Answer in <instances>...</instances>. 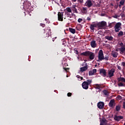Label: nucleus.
Instances as JSON below:
<instances>
[{
  "label": "nucleus",
  "instance_id": "obj_38",
  "mask_svg": "<svg viewBox=\"0 0 125 125\" xmlns=\"http://www.w3.org/2000/svg\"><path fill=\"white\" fill-rule=\"evenodd\" d=\"M117 99H118L119 100H122V97L121 96H117Z\"/></svg>",
  "mask_w": 125,
  "mask_h": 125
},
{
  "label": "nucleus",
  "instance_id": "obj_59",
  "mask_svg": "<svg viewBox=\"0 0 125 125\" xmlns=\"http://www.w3.org/2000/svg\"><path fill=\"white\" fill-rule=\"evenodd\" d=\"M85 63V62H83V64H82V66H83V65H84Z\"/></svg>",
  "mask_w": 125,
  "mask_h": 125
},
{
  "label": "nucleus",
  "instance_id": "obj_52",
  "mask_svg": "<svg viewBox=\"0 0 125 125\" xmlns=\"http://www.w3.org/2000/svg\"><path fill=\"white\" fill-rule=\"evenodd\" d=\"M86 10V7H83V11H85Z\"/></svg>",
  "mask_w": 125,
  "mask_h": 125
},
{
  "label": "nucleus",
  "instance_id": "obj_25",
  "mask_svg": "<svg viewBox=\"0 0 125 125\" xmlns=\"http://www.w3.org/2000/svg\"><path fill=\"white\" fill-rule=\"evenodd\" d=\"M122 36H124V32L122 31H120L118 34V37H121Z\"/></svg>",
  "mask_w": 125,
  "mask_h": 125
},
{
  "label": "nucleus",
  "instance_id": "obj_29",
  "mask_svg": "<svg viewBox=\"0 0 125 125\" xmlns=\"http://www.w3.org/2000/svg\"><path fill=\"white\" fill-rule=\"evenodd\" d=\"M66 10H67V12H69V13L72 12V10L71 9V8H70V7H67L66 8Z\"/></svg>",
  "mask_w": 125,
  "mask_h": 125
},
{
  "label": "nucleus",
  "instance_id": "obj_35",
  "mask_svg": "<svg viewBox=\"0 0 125 125\" xmlns=\"http://www.w3.org/2000/svg\"><path fill=\"white\" fill-rule=\"evenodd\" d=\"M107 60L108 61V60H109V57L108 56H105V57L104 58V60Z\"/></svg>",
  "mask_w": 125,
  "mask_h": 125
},
{
  "label": "nucleus",
  "instance_id": "obj_3",
  "mask_svg": "<svg viewBox=\"0 0 125 125\" xmlns=\"http://www.w3.org/2000/svg\"><path fill=\"white\" fill-rule=\"evenodd\" d=\"M107 26V22L104 21H102L101 22H98V28L99 29H103L104 27Z\"/></svg>",
  "mask_w": 125,
  "mask_h": 125
},
{
  "label": "nucleus",
  "instance_id": "obj_37",
  "mask_svg": "<svg viewBox=\"0 0 125 125\" xmlns=\"http://www.w3.org/2000/svg\"><path fill=\"white\" fill-rule=\"evenodd\" d=\"M113 18H115L116 19H117L118 17H120V16H118V15H115L113 16H112Z\"/></svg>",
  "mask_w": 125,
  "mask_h": 125
},
{
  "label": "nucleus",
  "instance_id": "obj_28",
  "mask_svg": "<svg viewBox=\"0 0 125 125\" xmlns=\"http://www.w3.org/2000/svg\"><path fill=\"white\" fill-rule=\"evenodd\" d=\"M120 4L121 5H124V4H125V0H121L120 1Z\"/></svg>",
  "mask_w": 125,
  "mask_h": 125
},
{
  "label": "nucleus",
  "instance_id": "obj_39",
  "mask_svg": "<svg viewBox=\"0 0 125 125\" xmlns=\"http://www.w3.org/2000/svg\"><path fill=\"white\" fill-rule=\"evenodd\" d=\"M82 21H83V19L79 18V19L78 20V22L79 23H81V22H82Z\"/></svg>",
  "mask_w": 125,
  "mask_h": 125
},
{
  "label": "nucleus",
  "instance_id": "obj_62",
  "mask_svg": "<svg viewBox=\"0 0 125 125\" xmlns=\"http://www.w3.org/2000/svg\"><path fill=\"white\" fill-rule=\"evenodd\" d=\"M47 20H48L47 19H45V21H47Z\"/></svg>",
  "mask_w": 125,
  "mask_h": 125
},
{
  "label": "nucleus",
  "instance_id": "obj_24",
  "mask_svg": "<svg viewBox=\"0 0 125 125\" xmlns=\"http://www.w3.org/2000/svg\"><path fill=\"white\" fill-rule=\"evenodd\" d=\"M114 29H115V33H118V32H120V30H121L120 27H116L115 26H114Z\"/></svg>",
  "mask_w": 125,
  "mask_h": 125
},
{
  "label": "nucleus",
  "instance_id": "obj_36",
  "mask_svg": "<svg viewBox=\"0 0 125 125\" xmlns=\"http://www.w3.org/2000/svg\"><path fill=\"white\" fill-rule=\"evenodd\" d=\"M92 72H93L94 74L96 73V72H97V70L96 69H94L92 70Z\"/></svg>",
  "mask_w": 125,
  "mask_h": 125
},
{
  "label": "nucleus",
  "instance_id": "obj_17",
  "mask_svg": "<svg viewBox=\"0 0 125 125\" xmlns=\"http://www.w3.org/2000/svg\"><path fill=\"white\" fill-rule=\"evenodd\" d=\"M69 32L72 34H75L76 33V29L74 28H72L71 27H69Z\"/></svg>",
  "mask_w": 125,
  "mask_h": 125
},
{
  "label": "nucleus",
  "instance_id": "obj_21",
  "mask_svg": "<svg viewBox=\"0 0 125 125\" xmlns=\"http://www.w3.org/2000/svg\"><path fill=\"white\" fill-rule=\"evenodd\" d=\"M121 26H122V23L121 22H117L114 27H117V28H121Z\"/></svg>",
  "mask_w": 125,
  "mask_h": 125
},
{
  "label": "nucleus",
  "instance_id": "obj_16",
  "mask_svg": "<svg viewBox=\"0 0 125 125\" xmlns=\"http://www.w3.org/2000/svg\"><path fill=\"white\" fill-rule=\"evenodd\" d=\"M111 55L114 58H117V57H118V52H113L111 53Z\"/></svg>",
  "mask_w": 125,
  "mask_h": 125
},
{
  "label": "nucleus",
  "instance_id": "obj_32",
  "mask_svg": "<svg viewBox=\"0 0 125 125\" xmlns=\"http://www.w3.org/2000/svg\"><path fill=\"white\" fill-rule=\"evenodd\" d=\"M118 86H125V84H124V83H118Z\"/></svg>",
  "mask_w": 125,
  "mask_h": 125
},
{
  "label": "nucleus",
  "instance_id": "obj_40",
  "mask_svg": "<svg viewBox=\"0 0 125 125\" xmlns=\"http://www.w3.org/2000/svg\"><path fill=\"white\" fill-rule=\"evenodd\" d=\"M98 35H102V31L100 30L97 33Z\"/></svg>",
  "mask_w": 125,
  "mask_h": 125
},
{
  "label": "nucleus",
  "instance_id": "obj_50",
  "mask_svg": "<svg viewBox=\"0 0 125 125\" xmlns=\"http://www.w3.org/2000/svg\"><path fill=\"white\" fill-rule=\"evenodd\" d=\"M21 8L22 9H24V8H25V6L24 5L21 6Z\"/></svg>",
  "mask_w": 125,
  "mask_h": 125
},
{
  "label": "nucleus",
  "instance_id": "obj_48",
  "mask_svg": "<svg viewBox=\"0 0 125 125\" xmlns=\"http://www.w3.org/2000/svg\"><path fill=\"white\" fill-rule=\"evenodd\" d=\"M63 70H64V71L67 72V70H69V68H66L65 67H63Z\"/></svg>",
  "mask_w": 125,
  "mask_h": 125
},
{
  "label": "nucleus",
  "instance_id": "obj_12",
  "mask_svg": "<svg viewBox=\"0 0 125 125\" xmlns=\"http://www.w3.org/2000/svg\"><path fill=\"white\" fill-rule=\"evenodd\" d=\"M91 46L93 48H94L95 47H96L97 44H96V41L95 40H93L91 42Z\"/></svg>",
  "mask_w": 125,
  "mask_h": 125
},
{
  "label": "nucleus",
  "instance_id": "obj_11",
  "mask_svg": "<svg viewBox=\"0 0 125 125\" xmlns=\"http://www.w3.org/2000/svg\"><path fill=\"white\" fill-rule=\"evenodd\" d=\"M120 51V54H125V45L124 46L121 47L120 48H118Z\"/></svg>",
  "mask_w": 125,
  "mask_h": 125
},
{
  "label": "nucleus",
  "instance_id": "obj_6",
  "mask_svg": "<svg viewBox=\"0 0 125 125\" xmlns=\"http://www.w3.org/2000/svg\"><path fill=\"white\" fill-rule=\"evenodd\" d=\"M100 74L104 78L107 77V73L106 72V69H104L103 68L101 69L100 70Z\"/></svg>",
  "mask_w": 125,
  "mask_h": 125
},
{
  "label": "nucleus",
  "instance_id": "obj_4",
  "mask_svg": "<svg viewBox=\"0 0 125 125\" xmlns=\"http://www.w3.org/2000/svg\"><path fill=\"white\" fill-rule=\"evenodd\" d=\"M98 59L97 60L98 62L99 61H102V60H104V54L103 53V50H100L99 51L98 53Z\"/></svg>",
  "mask_w": 125,
  "mask_h": 125
},
{
  "label": "nucleus",
  "instance_id": "obj_31",
  "mask_svg": "<svg viewBox=\"0 0 125 125\" xmlns=\"http://www.w3.org/2000/svg\"><path fill=\"white\" fill-rule=\"evenodd\" d=\"M76 77L78 79H80V81H82V80H83V77H81L80 75H77L76 76Z\"/></svg>",
  "mask_w": 125,
  "mask_h": 125
},
{
  "label": "nucleus",
  "instance_id": "obj_7",
  "mask_svg": "<svg viewBox=\"0 0 125 125\" xmlns=\"http://www.w3.org/2000/svg\"><path fill=\"white\" fill-rule=\"evenodd\" d=\"M115 69L112 68L110 70L108 71V76H107L106 78H112L114 77V73H115Z\"/></svg>",
  "mask_w": 125,
  "mask_h": 125
},
{
  "label": "nucleus",
  "instance_id": "obj_49",
  "mask_svg": "<svg viewBox=\"0 0 125 125\" xmlns=\"http://www.w3.org/2000/svg\"><path fill=\"white\" fill-rule=\"evenodd\" d=\"M122 65L124 67H125V62H122Z\"/></svg>",
  "mask_w": 125,
  "mask_h": 125
},
{
  "label": "nucleus",
  "instance_id": "obj_13",
  "mask_svg": "<svg viewBox=\"0 0 125 125\" xmlns=\"http://www.w3.org/2000/svg\"><path fill=\"white\" fill-rule=\"evenodd\" d=\"M86 4L88 7H91V6H92V2H91V0H88L86 2Z\"/></svg>",
  "mask_w": 125,
  "mask_h": 125
},
{
  "label": "nucleus",
  "instance_id": "obj_60",
  "mask_svg": "<svg viewBox=\"0 0 125 125\" xmlns=\"http://www.w3.org/2000/svg\"><path fill=\"white\" fill-rule=\"evenodd\" d=\"M122 5H121V4H120L119 5V7H121V6H122Z\"/></svg>",
  "mask_w": 125,
  "mask_h": 125
},
{
  "label": "nucleus",
  "instance_id": "obj_45",
  "mask_svg": "<svg viewBox=\"0 0 125 125\" xmlns=\"http://www.w3.org/2000/svg\"><path fill=\"white\" fill-rule=\"evenodd\" d=\"M120 46H121V47H122V46H124L125 45H124V43H123V42H121L120 44Z\"/></svg>",
  "mask_w": 125,
  "mask_h": 125
},
{
  "label": "nucleus",
  "instance_id": "obj_51",
  "mask_svg": "<svg viewBox=\"0 0 125 125\" xmlns=\"http://www.w3.org/2000/svg\"><path fill=\"white\" fill-rule=\"evenodd\" d=\"M67 14V17H69V16H70V13L69 12H66L65 13Z\"/></svg>",
  "mask_w": 125,
  "mask_h": 125
},
{
  "label": "nucleus",
  "instance_id": "obj_9",
  "mask_svg": "<svg viewBox=\"0 0 125 125\" xmlns=\"http://www.w3.org/2000/svg\"><path fill=\"white\" fill-rule=\"evenodd\" d=\"M58 18L59 21H63V12L58 13Z\"/></svg>",
  "mask_w": 125,
  "mask_h": 125
},
{
  "label": "nucleus",
  "instance_id": "obj_2",
  "mask_svg": "<svg viewBox=\"0 0 125 125\" xmlns=\"http://www.w3.org/2000/svg\"><path fill=\"white\" fill-rule=\"evenodd\" d=\"M92 83V80H87V81H84L82 83V87L83 89H88V86Z\"/></svg>",
  "mask_w": 125,
  "mask_h": 125
},
{
  "label": "nucleus",
  "instance_id": "obj_61",
  "mask_svg": "<svg viewBox=\"0 0 125 125\" xmlns=\"http://www.w3.org/2000/svg\"><path fill=\"white\" fill-rule=\"evenodd\" d=\"M68 20H70V21H72V19H68Z\"/></svg>",
  "mask_w": 125,
  "mask_h": 125
},
{
  "label": "nucleus",
  "instance_id": "obj_14",
  "mask_svg": "<svg viewBox=\"0 0 125 125\" xmlns=\"http://www.w3.org/2000/svg\"><path fill=\"white\" fill-rule=\"evenodd\" d=\"M114 104H115V100L112 99L110 101L108 105L109 107H113V106H114Z\"/></svg>",
  "mask_w": 125,
  "mask_h": 125
},
{
  "label": "nucleus",
  "instance_id": "obj_23",
  "mask_svg": "<svg viewBox=\"0 0 125 125\" xmlns=\"http://www.w3.org/2000/svg\"><path fill=\"white\" fill-rule=\"evenodd\" d=\"M101 88L100 86H99V84H96V87H95L96 89H99L100 91H101Z\"/></svg>",
  "mask_w": 125,
  "mask_h": 125
},
{
  "label": "nucleus",
  "instance_id": "obj_15",
  "mask_svg": "<svg viewBox=\"0 0 125 125\" xmlns=\"http://www.w3.org/2000/svg\"><path fill=\"white\" fill-rule=\"evenodd\" d=\"M104 38L105 39H106V40H107V41H113V40L114 39V38H113V37L110 36L109 35L105 36Z\"/></svg>",
  "mask_w": 125,
  "mask_h": 125
},
{
  "label": "nucleus",
  "instance_id": "obj_41",
  "mask_svg": "<svg viewBox=\"0 0 125 125\" xmlns=\"http://www.w3.org/2000/svg\"><path fill=\"white\" fill-rule=\"evenodd\" d=\"M117 67L118 69V70H120L121 71V70H122V67L120 66L119 65H117Z\"/></svg>",
  "mask_w": 125,
  "mask_h": 125
},
{
  "label": "nucleus",
  "instance_id": "obj_27",
  "mask_svg": "<svg viewBox=\"0 0 125 125\" xmlns=\"http://www.w3.org/2000/svg\"><path fill=\"white\" fill-rule=\"evenodd\" d=\"M26 8H29V6H31V2H27L26 3Z\"/></svg>",
  "mask_w": 125,
  "mask_h": 125
},
{
  "label": "nucleus",
  "instance_id": "obj_46",
  "mask_svg": "<svg viewBox=\"0 0 125 125\" xmlns=\"http://www.w3.org/2000/svg\"><path fill=\"white\" fill-rule=\"evenodd\" d=\"M106 122V119H102L101 123H103V124L105 123Z\"/></svg>",
  "mask_w": 125,
  "mask_h": 125
},
{
  "label": "nucleus",
  "instance_id": "obj_47",
  "mask_svg": "<svg viewBox=\"0 0 125 125\" xmlns=\"http://www.w3.org/2000/svg\"><path fill=\"white\" fill-rule=\"evenodd\" d=\"M41 26H42V27L43 28H44V27H45V24H43V23H41L40 24Z\"/></svg>",
  "mask_w": 125,
  "mask_h": 125
},
{
  "label": "nucleus",
  "instance_id": "obj_54",
  "mask_svg": "<svg viewBox=\"0 0 125 125\" xmlns=\"http://www.w3.org/2000/svg\"><path fill=\"white\" fill-rule=\"evenodd\" d=\"M87 20H88V21H90V20H91V19H90V18H89V17H87Z\"/></svg>",
  "mask_w": 125,
  "mask_h": 125
},
{
  "label": "nucleus",
  "instance_id": "obj_64",
  "mask_svg": "<svg viewBox=\"0 0 125 125\" xmlns=\"http://www.w3.org/2000/svg\"><path fill=\"white\" fill-rule=\"evenodd\" d=\"M73 1H77V0H73Z\"/></svg>",
  "mask_w": 125,
  "mask_h": 125
},
{
  "label": "nucleus",
  "instance_id": "obj_34",
  "mask_svg": "<svg viewBox=\"0 0 125 125\" xmlns=\"http://www.w3.org/2000/svg\"><path fill=\"white\" fill-rule=\"evenodd\" d=\"M74 51L76 54H79V51L77 50V49H74Z\"/></svg>",
  "mask_w": 125,
  "mask_h": 125
},
{
  "label": "nucleus",
  "instance_id": "obj_42",
  "mask_svg": "<svg viewBox=\"0 0 125 125\" xmlns=\"http://www.w3.org/2000/svg\"><path fill=\"white\" fill-rule=\"evenodd\" d=\"M62 41L63 42H62V45H64L66 43V41L64 40V39L62 40Z\"/></svg>",
  "mask_w": 125,
  "mask_h": 125
},
{
  "label": "nucleus",
  "instance_id": "obj_5",
  "mask_svg": "<svg viewBox=\"0 0 125 125\" xmlns=\"http://www.w3.org/2000/svg\"><path fill=\"white\" fill-rule=\"evenodd\" d=\"M87 63H85V66L80 68V71L78 72L79 74H83V72L86 71L88 69Z\"/></svg>",
  "mask_w": 125,
  "mask_h": 125
},
{
  "label": "nucleus",
  "instance_id": "obj_22",
  "mask_svg": "<svg viewBox=\"0 0 125 125\" xmlns=\"http://www.w3.org/2000/svg\"><path fill=\"white\" fill-rule=\"evenodd\" d=\"M94 28V25H93V24L90 25V28L92 31H93V32H94V30H95Z\"/></svg>",
  "mask_w": 125,
  "mask_h": 125
},
{
  "label": "nucleus",
  "instance_id": "obj_8",
  "mask_svg": "<svg viewBox=\"0 0 125 125\" xmlns=\"http://www.w3.org/2000/svg\"><path fill=\"white\" fill-rule=\"evenodd\" d=\"M105 106V104L103 102H99L97 104V106L99 109H103Z\"/></svg>",
  "mask_w": 125,
  "mask_h": 125
},
{
  "label": "nucleus",
  "instance_id": "obj_58",
  "mask_svg": "<svg viewBox=\"0 0 125 125\" xmlns=\"http://www.w3.org/2000/svg\"><path fill=\"white\" fill-rule=\"evenodd\" d=\"M104 125V123H103L102 122H101L100 125Z\"/></svg>",
  "mask_w": 125,
  "mask_h": 125
},
{
  "label": "nucleus",
  "instance_id": "obj_63",
  "mask_svg": "<svg viewBox=\"0 0 125 125\" xmlns=\"http://www.w3.org/2000/svg\"><path fill=\"white\" fill-rule=\"evenodd\" d=\"M122 17H124V14L121 15Z\"/></svg>",
  "mask_w": 125,
  "mask_h": 125
},
{
  "label": "nucleus",
  "instance_id": "obj_43",
  "mask_svg": "<svg viewBox=\"0 0 125 125\" xmlns=\"http://www.w3.org/2000/svg\"><path fill=\"white\" fill-rule=\"evenodd\" d=\"M123 109H125V102H123Z\"/></svg>",
  "mask_w": 125,
  "mask_h": 125
},
{
  "label": "nucleus",
  "instance_id": "obj_20",
  "mask_svg": "<svg viewBox=\"0 0 125 125\" xmlns=\"http://www.w3.org/2000/svg\"><path fill=\"white\" fill-rule=\"evenodd\" d=\"M103 92L105 96H109V93L108 92V91L107 90H104L103 91Z\"/></svg>",
  "mask_w": 125,
  "mask_h": 125
},
{
  "label": "nucleus",
  "instance_id": "obj_19",
  "mask_svg": "<svg viewBox=\"0 0 125 125\" xmlns=\"http://www.w3.org/2000/svg\"><path fill=\"white\" fill-rule=\"evenodd\" d=\"M118 82H123L125 83V78L124 77H120L118 78Z\"/></svg>",
  "mask_w": 125,
  "mask_h": 125
},
{
  "label": "nucleus",
  "instance_id": "obj_44",
  "mask_svg": "<svg viewBox=\"0 0 125 125\" xmlns=\"http://www.w3.org/2000/svg\"><path fill=\"white\" fill-rule=\"evenodd\" d=\"M72 96V93H67V96H68V97H70Z\"/></svg>",
  "mask_w": 125,
  "mask_h": 125
},
{
  "label": "nucleus",
  "instance_id": "obj_55",
  "mask_svg": "<svg viewBox=\"0 0 125 125\" xmlns=\"http://www.w3.org/2000/svg\"><path fill=\"white\" fill-rule=\"evenodd\" d=\"M57 37H55V38H53V39H52V41H53V42H54L55 39H57Z\"/></svg>",
  "mask_w": 125,
  "mask_h": 125
},
{
  "label": "nucleus",
  "instance_id": "obj_33",
  "mask_svg": "<svg viewBox=\"0 0 125 125\" xmlns=\"http://www.w3.org/2000/svg\"><path fill=\"white\" fill-rule=\"evenodd\" d=\"M94 25V28H98V22L93 24Z\"/></svg>",
  "mask_w": 125,
  "mask_h": 125
},
{
  "label": "nucleus",
  "instance_id": "obj_53",
  "mask_svg": "<svg viewBox=\"0 0 125 125\" xmlns=\"http://www.w3.org/2000/svg\"><path fill=\"white\" fill-rule=\"evenodd\" d=\"M78 1H80V3H83V0H78Z\"/></svg>",
  "mask_w": 125,
  "mask_h": 125
},
{
  "label": "nucleus",
  "instance_id": "obj_10",
  "mask_svg": "<svg viewBox=\"0 0 125 125\" xmlns=\"http://www.w3.org/2000/svg\"><path fill=\"white\" fill-rule=\"evenodd\" d=\"M114 119L115 121H117V122H120V121H121V120H123V119H124V117H123L122 116L115 115Z\"/></svg>",
  "mask_w": 125,
  "mask_h": 125
},
{
  "label": "nucleus",
  "instance_id": "obj_18",
  "mask_svg": "<svg viewBox=\"0 0 125 125\" xmlns=\"http://www.w3.org/2000/svg\"><path fill=\"white\" fill-rule=\"evenodd\" d=\"M76 6H77L76 5H73L72 7V10L74 12L78 13V11L77 10V8H76Z\"/></svg>",
  "mask_w": 125,
  "mask_h": 125
},
{
  "label": "nucleus",
  "instance_id": "obj_1",
  "mask_svg": "<svg viewBox=\"0 0 125 125\" xmlns=\"http://www.w3.org/2000/svg\"><path fill=\"white\" fill-rule=\"evenodd\" d=\"M81 55H83V56H89L90 60H93V59H94V57H95L94 53H92L89 51L83 52L81 54Z\"/></svg>",
  "mask_w": 125,
  "mask_h": 125
},
{
  "label": "nucleus",
  "instance_id": "obj_57",
  "mask_svg": "<svg viewBox=\"0 0 125 125\" xmlns=\"http://www.w3.org/2000/svg\"><path fill=\"white\" fill-rule=\"evenodd\" d=\"M109 27H112V23H110L108 25Z\"/></svg>",
  "mask_w": 125,
  "mask_h": 125
},
{
  "label": "nucleus",
  "instance_id": "obj_26",
  "mask_svg": "<svg viewBox=\"0 0 125 125\" xmlns=\"http://www.w3.org/2000/svg\"><path fill=\"white\" fill-rule=\"evenodd\" d=\"M116 111H119L120 110H121V106L120 105H117L115 108Z\"/></svg>",
  "mask_w": 125,
  "mask_h": 125
},
{
  "label": "nucleus",
  "instance_id": "obj_30",
  "mask_svg": "<svg viewBox=\"0 0 125 125\" xmlns=\"http://www.w3.org/2000/svg\"><path fill=\"white\" fill-rule=\"evenodd\" d=\"M94 73L92 71L90 70L89 71V76H93Z\"/></svg>",
  "mask_w": 125,
  "mask_h": 125
},
{
  "label": "nucleus",
  "instance_id": "obj_56",
  "mask_svg": "<svg viewBox=\"0 0 125 125\" xmlns=\"http://www.w3.org/2000/svg\"><path fill=\"white\" fill-rule=\"evenodd\" d=\"M123 10H125V6H124L122 8Z\"/></svg>",
  "mask_w": 125,
  "mask_h": 125
}]
</instances>
